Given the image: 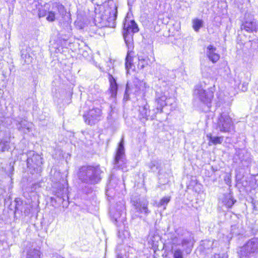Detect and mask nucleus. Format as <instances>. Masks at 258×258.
Here are the masks:
<instances>
[{"mask_svg": "<svg viewBox=\"0 0 258 258\" xmlns=\"http://www.w3.org/2000/svg\"><path fill=\"white\" fill-rule=\"evenodd\" d=\"M139 29L137 24L134 20H128L125 18L123 23V35L126 45L128 48L127 55L125 58V69L126 73L128 74L131 69H134L133 53L132 49L133 46V36L134 33H137Z\"/></svg>", "mask_w": 258, "mask_h": 258, "instance_id": "nucleus-1", "label": "nucleus"}, {"mask_svg": "<svg viewBox=\"0 0 258 258\" xmlns=\"http://www.w3.org/2000/svg\"><path fill=\"white\" fill-rule=\"evenodd\" d=\"M183 237H177L176 235H172L170 237L172 244V251L174 258H183V252L177 246L181 245L183 250L186 254H189L192 249L194 240L193 237L189 235Z\"/></svg>", "mask_w": 258, "mask_h": 258, "instance_id": "nucleus-2", "label": "nucleus"}, {"mask_svg": "<svg viewBox=\"0 0 258 258\" xmlns=\"http://www.w3.org/2000/svg\"><path fill=\"white\" fill-rule=\"evenodd\" d=\"M169 82L166 79L159 78L156 84L155 102L157 103L155 113L161 112L163 107L169 102L168 89Z\"/></svg>", "mask_w": 258, "mask_h": 258, "instance_id": "nucleus-3", "label": "nucleus"}, {"mask_svg": "<svg viewBox=\"0 0 258 258\" xmlns=\"http://www.w3.org/2000/svg\"><path fill=\"white\" fill-rule=\"evenodd\" d=\"M100 173L101 171L98 167L84 166L79 169L78 175L82 181L90 184H95L100 180Z\"/></svg>", "mask_w": 258, "mask_h": 258, "instance_id": "nucleus-4", "label": "nucleus"}, {"mask_svg": "<svg viewBox=\"0 0 258 258\" xmlns=\"http://www.w3.org/2000/svg\"><path fill=\"white\" fill-rule=\"evenodd\" d=\"M258 253V238H253L248 240L237 249L239 258H251Z\"/></svg>", "mask_w": 258, "mask_h": 258, "instance_id": "nucleus-5", "label": "nucleus"}, {"mask_svg": "<svg viewBox=\"0 0 258 258\" xmlns=\"http://www.w3.org/2000/svg\"><path fill=\"white\" fill-rule=\"evenodd\" d=\"M234 124L227 110L219 113L216 123V129L223 133H229L233 128Z\"/></svg>", "mask_w": 258, "mask_h": 258, "instance_id": "nucleus-6", "label": "nucleus"}, {"mask_svg": "<svg viewBox=\"0 0 258 258\" xmlns=\"http://www.w3.org/2000/svg\"><path fill=\"white\" fill-rule=\"evenodd\" d=\"M214 91V86L209 88L208 91H206L201 85H197L194 90V95L197 96L200 101L206 105L207 108L205 110L206 112L210 110Z\"/></svg>", "mask_w": 258, "mask_h": 258, "instance_id": "nucleus-7", "label": "nucleus"}, {"mask_svg": "<svg viewBox=\"0 0 258 258\" xmlns=\"http://www.w3.org/2000/svg\"><path fill=\"white\" fill-rule=\"evenodd\" d=\"M131 203L132 211L136 217H141L142 214L147 215L150 213L148 209V202L146 200L135 196L131 198Z\"/></svg>", "mask_w": 258, "mask_h": 258, "instance_id": "nucleus-8", "label": "nucleus"}, {"mask_svg": "<svg viewBox=\"0 0 258 258\" xmlns=\"http://www.w3.org/2000/svg\"><path fill=\"white\" fill-rule=\"evenodd\" d=\"M66 14V9L62 5L57 3H53L51 4L46 20L49 22H54L56 19H59L60 17H63Z\"/></svg>", "mask_w": 258, "mask_h": 258, "instance_id": "nucleus-9", "label": "nucleus"}, {"mask_svg": "<svg viewBox=\"0 0 258 258\" xmlns=\"http://www.w3.org/2000/svg\"><path fill=\"white\" fill-rule=\"evenodd\" d=\"M126 159L125 158L124 140L122 137L118 144L114 159V167L123 170L125 167Z\"/></svg>", "mask_w": 258, "mask_h": 258, "instance_id": "nucleus-10", "label": "nucleus"}, {"mask_svg": "<svg viewBox=\"0 0 258 258\" xmlns=\"http://www.w3.org/2000/svg\"><path fill=\"white\" fill-rule=\"evenodd\" d=\"M83 117L85 122L89 125H93L99 122L102 118L101 109L97 107H93L90 109Z\"/></svg>", "mask_w": 258, "mask_h": 258, "instance_id": "nucleus-11", "label": "nucleus"}, {"mask_svg": "<svg viewBox=\"0 0 258 258\" xmlns=\"http://www.w3.org/2000/svg\"><path fill=\"white\" fill-rule=\"evenodd\" d=\"M31 155L32 156L31 158L28 157L27 159L28 167L30 169H33L36 172H39L41 170L42 158L39 155L35 154L34 152L29 153V156Z\"/></svg>", "mask_w": 258, "mask_h": 258, "instance_id": "nucleus-12", "label": "nucleus"}, {"mask_svg": "<svg viewBox=\"0 0 258 258\" xmlns=\"http://www.w3.org/2000/svg\"><path fill=\"white\" fill-rule=\"evenodd\" d=\"M117 13V9L114 8L111 11L109 12L108 15L106 14L103 16L100 26L102 27H115Z\"/></svg>", "mask_w": 258, "mask_h": 258, "instance_id": "nucleus-13", "label": "nucleus"}, {"mask_svg": "<svg viewBox=\"0 0 258 258\" xmlns=\"http://www.w3.org/2000/svg\"><path fill=\"white\" fill-rule=\"evenodd\" d=\"M32 10L34 13L35 11H37V14L39 18L44 17L46 16L47 14H48L51 4L44 3L43 5L38 1H34L31 5Z\"/></svg>", "mask_w": 258, "mask_h": 258, "instance_id": "nucleus-14", "label": "nucleus"}, {"mask_svg": "<svg viewBox=\"0 0 258 258\" xmlns=\"http://www.w3.org/2000/svg\"><path fill=\"white\" fill-rule=\"evenodd\" d=\"M144 104L142 106L139 107V117L142 121L144 122L148 119H150L151 120L154 119L156 111H155L153 114L151 115V110L149 109V106L145 100L143 101Z\"/></svg>", "mask_w": 258, "mask_h": 258, "instance_id": "nucleus-15", "label": "nucleus"}, {"mask_svg": "<svg viewBox=\"0 0 258 258\" xmlns=\"http://www.w3.org/2000/svg\"><path fill=\"white\" fill-rule=\"evenodd\" d=\"M135 87L133 89V93L137 96H144L146 88V84L143 81L137 80L134 82Z\"/></svg>", "mask_w": 258, "mask_h": 258, "instance_id": "nucleus-16", "label": "nucleus"}, {"mask_svg": "<svg viewBox=\"0 0 258 258\" xmlns=\"http://www.w3.org/2000/svg\"><path fill=\"white\" fill-rule=\"evenodd\" d=\"M206 53L207 57L213 63L216 62L220 58V56L217 48L212 45L207 47Z\"/></svg>", "mask_w": 258, "mask_h": 258, "instance_id": "nucleus-17", "label": "nucleus"}, {"mask_svg": "<svg viewBox=\"0 0 258 258\" xmlns=\"http://www.w3.org/2000/svg\"><path fill=\"white\" fill-rule=\"evenodd\" d=\"M21 58L24 61V63L30 64L33 60V53L30 47L26 46L21 51Z\"/></svg>", "mask_w": 258, "mask_h": 258, "instance_id": "nucleus-18", "label": "nucleus"}, {"mask_svg": "<svg viewBox=\"0 0 258 258\" xmlns=\"http://www.w3.org/2000/svg\"><path fill=\"white\" fill-rule=\"evenodd\" d=\"M154 61V57L150 58L148 56L140 55L138 56V68L140 69H143L146 66L152 64Z\"/></svg>", "mask_w": 258, "mask_h": 258, "instance_id": "nucleus-19", "label": "nucleus"}, {"mask_svg": "<svg viewBox=\"0 0 258 258\" xmlns=\"http://www.w3.org/2000/svg\"><path fill=\"white\" fill-rule=\"evenodd\" d=\"M236 202V201L233 199L232 195L230 194L224 195L222 200L223 205L227 208H231Z\"/></svg>", "mask_w": 258, "mask_h": 258, "instance_id": "nucleus-20", "label": "nucleus"}, {"mask_svg": "<svg viewBox=\"0 0 258 258\" xmlns=\"http://www.w3.org/2000/svg\"><path fill=\"white\" fill-rule=\"evenodd\" d=\"M241 29L248 32H252L256 29V24L254 21H245L241 26Z\"/></svg>", "mask_w": 258, "mask_h": 258, "instance_id": "nucleus-21", "label": "nucleus"}, {"mask_svg": "<svg viewBox=\"0 0 258 258\" xmlns=\"http://www.w3.org/2000/svg\"><path fill=\"white\" fill-rule=\"evenodd\" d=\"M10 139L11 136L9 133L8 134V137H7L6 138H3L2 139L0 143V147L2 152L8 151L11 149L12 146L10 145Z\"/></svg>", "mask_w": 258, "mask_h": 258, "instance_id": "nucleus-22", "label": "nucleus"}, {"mask_svg": "<svg viewBox=\"0 0 258 258\" xmlns=\"http://www.w3.org/2000/svg\"><path fill=\"white\" fill-rule=\"evenodd\" d=\"M207 137L209 141V145L210 146L212 144H220L223 140V138L222 137H213L211 134H208L207 135Z\"/></svg>", "mask_w": 258, "mask_h": 258, "instance_id": "nucleus-23", "label": "nucleus"}, {"mask_svg": "<svg viewBox=\"0 0 258 258\" xmlns=\"http://www.w3.org/2000/svg\"><path fill=\"white\" fill-rule=\"evenodd\" d=\"M218 244L217 241H211L210 240H205L202 241L201 246H202L204 249H213L214 247H216Z\"/></svg>", "mask_w": 258, "mask_h": 258, "instance_id": "nucleus-24", "label": "nucleus"}, {"mask_svg": "<svg viewBox=\"0 0 258 258\" xmlns=\"http://www.w3.org/2000/svg\"><path fill=\"white\" fill-rule=\"evenodd\" d=\"M243 229L241 224H237L231 226V235L232 236H237L242 234Z\"/></svg>", "mask_w": 258, "mask_h": 258, "instance_id": "nucleus-25", "label": "nucleus"}, {"mask_svg": "<svg viewBox=\"0 0 258 258\" xmlns=\"http://www.w3.org/2000/svg\"><path fill=\"white\" fill-rule=\"evenodd\" d=\"M112 79L113 81L111 79L110 80V86L109 90L111 93V96L114 98L116 95L118 87L115 80L114 79Z\"/></svg>", "mask_w": 258, "mask_h": 258, "instance_id": "nucleus-26", "label": "nucleus"}, {"mask_svg": "<svg viewBox=\"0 0 258 258\" xmlns=\"http://www.w3.org/2000/svg\"><path fill=\"white\" fill-rule=\"evenodd\" d=\"M40 252L38 249H32L28 251L27 258H40Z\"/></svg>", "mask_w": 258, "mask_h": 258, "instance_id": "nucleus-27", "label": "nucleus"}, {"mask_svg": "<svg viewBox=\"0 0 258 258\" xmlns=\"http://www.w3.org/2000/svg\"><path fill=\"white\" fill-rule=\"evenodd\" d=\"M203 26V21L199 19L192 20V28L196 32H199V30Z\"/></svg>", "mask_w": 258, "mask_h": 258, "instance_id": "nucleus-28", "label": "nucleus"}, {"mask_svg": "<svg viewBox=\"0 0 258 258\" xmlns=\"http://www.w3.org/2000/svg\"><path fill=\"white\" fill-rule=\"evenodd\" d=\"M171 200L170 196H166L162 198L160 202L158 203L157 206L158 207H164V209H166V206L168 204Z\"/></svg>", "mask_w": 258, "mask_h": 258, "instance_id": "nucleus-29", "label": "nucleus"}, {"mask_svg": "<svg viewBox=\"0 0 258 258\" xmlns=\"http://www.w3.org/2000/svg\"><path fill=\"white\" fill-rule=\"evenodd\" d=\"M149 168L152 171H155L158 169V164L155 161H151L149 164Z\"/></svg>", "mask_w": 258, "mask_h": 258, "instance_id": "nucleus-30", "label": "nucleus"}, {"mask_svg": "<svg viewBox=\"0 0 258 258\" xmlns=\"http://www.w3.org/2000/svg\"><path fill=\"white\" fill-rule=\"evenodd\" d=\"M15 202L16 203L15 211H22V209L21 208V206L22 204V202L21 200V199H19V198L16 199L15 200Z\"/></svg>", "mask_w": 258, "mask_h": 258, "instance_id": "nucleus-31", "label": "nucleus"}, {"mask_svg": "<svg viewBox=\"0 0 258 258\" xmlns=\"http://www.w3.org/2000/svg\"><path fill=\"white\" fill-rule=\"evenodd\" d=\"M124 209V203H122L121 206L120 207V208L119 209V210H120L119 213L118 214H116L114 216V218L115 219L116 221H117V219L119 217V215H121L120 212H122Z\"/></svg>", "mask_w": 258, "mask_h": 258, "instance_id": "nucleus-32", "label": "nucleus"}, {"mask_svg": "<svg viewBox=\"0 0 258 258\" xmlns=\"http://www.w3.org/2000/svg\"><path fill=\"white\" fill-rule=\"evenodd\" d=\"M63 190L64 188L62 189V190H60V191L56 193L55 195L56 196L57 198H59L60 199H62L63 200H64V197H63Z\"/></svg>", "mask_w": 258, "mask_h": 258, "instance_id": "nucleus-33", "label": "nucleus"}, {"mask_svg": "<svg viewBox=\"0 0 258 258\" xmlns=\"http://www.w3.org/2000/svg\"><path fill=\"white\" fill-rule=\"evenodd\" d=\"M128 86L127 84L126 85V90H125V94H124V98H123L124 100H127L128 99Z\"/></svg>", "mask_w": 258, "mask_h": 258, "instance_id": "nucleus-34", "label": "nucleus"}, {"mask_svg": "<svg viewBox=\"0 0 258 258\" xmlns=\"http://www.w3.org/2000/svg\"><path fill=\"white\" fill-rule=\"evenodd\" d=\"M211 258H227V256L225 254H223L222 256L219 254L215 253Z\"/></svg>", "mask_w": 258, "mask_h": 258, "instance_id": "nucleus-35", "label": "nucleus"}, {"mask_svg": "<svg viewBox=\"0 0 258 258\" xmlns=\"http://www.w3.org/2000/svg\"><path fill=\"white\" fill-rule=\"evenodd\" d=\"M247 83H243L242 84V90L243 91H246L247 90Z\"/></svg>", "mask_w": 258, "mask_h": 258, "instance_id": "nucleus-36", "label": "nucleus"}, {"mask_svg": "<svg viewBox=\"0 0 258 258\" xmlns=\"http://www.w3.org/2000/svg\"><path fill=\"white\" fill-rule=\"evenodd\" d=\"M6 3L10 4H13L15 2L16 0H5Z\"/></svg>", "mask_w": 258, "mask_h": 258, "instance_id": "nucleus-37", "label": "nucleus"}, {"mask_svg": "<svg viewBox=\"0 0 258 258\" xmlns=\"http://www.w3.org/2000/svg\"><path fill=\"white\" fill-rule=\"evenodd\" d=\"M239 159L240 160H241V162H243V161H247V159H245L244 158H243V157H239Z\"/></svg>", "mask_w": 258, "mask_h": 258, "instance_id": "nucleus-38", "label": "nucleus"}, {"mask_svg": "<svg viewBox=\"0 0 258 258\" xmlns=\"http://www.w3.org/2000/svg\"><path fill=\"white\" fill-rule=\"evenodd\" d=\"M231 238H232V236H230V237L227 236V241H229Z\"/></svg>", "mask_w": 258, "mask_h": 258, "instance_id": "nucleus-39", "label": "nucleus"}, {"mask_svg": "<svg viewBox=\"0 0 258 258\" xmlns=\"http://www.w3.org/2000/svg\"><path fill=\"white\" fill-rule=\"evenodd\" d=\"M5 132H6V136L5 138H6L7 137H8V133L10 134L9 131L7 132V131H5ZM10 135V134H9Z\"/></svg>", "mask_w": 258, "mask_h": 258, "instance_id": "nucleus-40", "label": "nucleus"}, {"mask_svg": "<svg viewBox=\"0 0 258 258\" xmlns=\"http://www.w3.org/2000/svg\"><path fill=\"white\" fill-rule=\"evenodd\" d=\"M244 154V151H241L240 153H239V155L240 156L241 155H243Z\"/></svg>", "mask_w": 258, "mask_h": 258, "instance_id": "nucleus-41", "label": "nucleus"}, {"mask_svg": "<svg viewBox=\"0 0 258 258\" xmlns=\"http://www.w3.org/2000/svg\"><path fill=\"white\" fill-rule=\"evenodd\" d=\"M3 134V132L2 131H1L0 132V136H2Z\"/></svg>", "mask_w": 258, "mask_h": 258, "instance_id": "nucleus-42", "label": "nucleus"}, {"mask_svg": "<svg viewBox=\"0 0 258 258\" xmlns=\"http://www.w3.org/2000/svg\"><path fill=\"white\" fill-rule=\"evenodd\" d=\"M112 181H113V179H111V180H110V183H111V182H112Z\"/></svg>", "mask_w": 258, "mask_h": 258, "instance_id": "nucleus-43", "label": "nucleus"}, {"mask_svg": "<svg viewBox=\"0 0 258 258\" xmlns=\"http://www.w3.org/2000/svg\"><path fill=\"white\" fill-rule=\"evenodd\" d=\"M111 78H112V79H111L113 81L112 79H113V78H112V76H111Z\"/></svg>", "mask_w": 258, "mask_h": 258, "instance_id": "nucleus-44", "label": "nucleus"}, {"mask_svg": "<svg viewBox=\"0 0 258 258\" xmlns=\"http://www.w3.org/2000/svg\"><path fill=\"white\" fill-rule=\"evenodd\" d=\"M12 170H14V167H12Z\"/></svg>", "mask_w": 258, "mask_h": 258, "instance_id": "nucleus-45", "label": "nucleus"}]
</instances>
